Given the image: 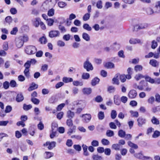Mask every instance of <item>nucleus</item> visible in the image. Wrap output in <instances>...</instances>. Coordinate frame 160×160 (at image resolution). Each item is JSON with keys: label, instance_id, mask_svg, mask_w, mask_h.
I'll list each match as a JSON object with an SVG mask.
<instances>
[{"label": "nucleus", "instance_id": "f257e3e1", "mask_svg": "<svg viewBox=\"0 0 160 160\" xmlns=\"http://www.w3.org/2000/svg\"><path fill=\"white\" fill-rule=\"evenodd\" d=\"M37 51L36 48L32 45L27 46L25 48V52L28 55L34 54Z\"/></svg>", "mask_w": 160, "mask_h": 160}, {"label": "nucleus", "instance_id": "f03ea898", "mask_svg": "<svg viewBox=\"0 0 160 160\" xmlns=\"http://www.w3.org/2000/svg\"><path fill=\"white\" fill-rule=\"evenodd\" d=\"M83 66L84 68L88 72L92 71L93 69L92 65L89 62L88 59H87L86 61L84 62Z\"/></svg>", "mask_w": 160, "mask_h": 160}, {"label": "nucleus", "instance_id": "7ed1b4c3", "mask_svg": "<svg viewBox=\"0 0 160 160\" xmlns=\"http://www.w3.org/2000/svg\"><path fill=\"white\" fill-rule=\"evenodd\" d=\"M60 35V32L58 30H51L49 33V36L52 38L59 37Z\"/></svg>", "mask_w": 160, "mask_h": 160}, {"label": "nucleus", "instance_id": "20e7f679", "mask_svg": "<svg viewBox=\"0 0 160 160\" xmlns=\"http://www.w3.org/2000/svg\"><path fill=\"white\" fill-rule=\"evenodd\" d=\"M148 24L146 23L141 24L140 25H136L134 27V30H138L141 29L147 28L148 27Z\"/></svg>", "mask_w": 160, "mask_h": 160}, {"label": "nucleus", "instance_id": "39448f33", "mask_svg": "<svg viewBox=\"0 0 160 160\" xmlns=\"http://www.w3.org/2000/svg\"><path fill=\"white\" fill-rule=\"evenodd\" d=\"M56 142H55L53 141L51 142H47L43 144L44 146H48V147L49 149H52L56 146Z\"/></svg>", "mask_w": 160, "mask_h": 160}, {"label": "nucleus", "instance_id": "423d86ee", "mask_svg": "<svg viewBox=\"0 0 160 160\" xmlns=\"http://www.w3.org/2000/svg\"><path fill=\"white\" fill-rule=\"evenodd\" d=\"M82 117L83 118V122L87 123L89 122L91 120V115L89 114H86L82 115Z\"/></svg>", "mask_w": 160, "mask_h": 160}, {"label": "nucleus", "instance_id": "0eeeda50", "mask_svg": "<svg viewBox=\"0 0 160 160\" xmlns=\"http://www.w3.org/2000/svg\"><path fill=\"white\" fill-rule=\"evenodd\" d=\"M16 45V47L18 48H20L22 47L24 43V41H23L22 38H17L15 40Z\"/></svg>", "mask_w": 160, "mask_h": 160}, {"label": "nucleus", "instance_id": "6e6552de", "mask_svg": "<svg viewBox=\"0 0 160 160\" xmlns=\"http://www.w3.org/2000/svg\"><path fill=\"white\" fill-rule=\"evenodd\" d=\"M146 120L145 118L140 117L137 119L138 125L140 127H142L143 125L146 123Z\"/></svg>", "mask_w": 160, "mask_h": 160}, {"label": "nucleus", "instance_id": "1a4fd4ad", "mask_svg": "<svg viewBox=\"0 0 160 160\" xmlns=\"http://www.w3.org/2000/svg\"><path fill=\"white\" fill-rule=\"evenodd\" d=\"M137 95V92L134 90H131L128 92V97L131 99L135 98Z\"/></svg>", "mask_w": 160, "mask_h": 160}, {"label": "nucleus", "instance_id": "9d476101", "mask_svg": "<svg viewBox=\"0 0 160 160\" xmlns=\"http://www.w3.org/2000/svg\"><path fill=\"white\" fill-rule=\"evenodd\" d=\"M147 85L148 83L144 81H142L139 83V85L137 86V88L139 90H142L144 89V87L147 86Z\"/></svg>", "mask_w": 160, "mask_h": 160}, {"label": "nucleus", "instance_id": "9b49d317", "mask_svg": "<svg viewBox=\"0 0 160 160\" xmlns=\"http://www.w3.org/2000/svg\"><path fill=\"white\" fill-rule=\"evenodd\" d=\"M58 128L57 127H55L53 128V126L52 125V133L50 135V137L51 138H53L56 135V133H57V131Z\"/></svg>", "mask_w": 160, "mask_h": 160}, {"label": "nucleus", "instance_id": "f8f14e48", "mask_svg": "<svg viewBox=\"0 0 160 160\" xmlns=\"http://www.w3.org/2000/svg\"><path fill=\"white\" fill-rule=\"evenodd\" d=\"M92 89L90 88H84L82 89L83 93L85 95H89L92 92Z\"/></svg>", "mask_w": 160, "mask_h": 160}, {"label": "nucleus", "instance_id": "ddd939ff", "mask_svg": "<svg viewBox=\"0 0 160 160\" xmlns=\"http://www.w3.org/2000/svg\"><path fill=\"white\" fill-rule=\"evenodd\" d=\"M38 85L34 82H32L30 87L28 88V90L31 91L38 88Z\"/></svg>", "mask_w": 160, "mask_h": 160}, {"label": "nucleus", "instance_id": "4468645a", "mask_svg": "<svg viewBox=\"0 0 160 160\" xmlns=\"http://www.w3.org/2000/svg\"><path fill=\"white\" fill-rule=\"evenodd\" d=\"M149 64L153 67H156L159 65L158 62L155 59L151 60L149 62Z\"/></svg>", "mask_w": 160, "mask_h": 160}, {"label": "nucleus", "instance_id": "2eb2a0df", "mask_svg": "<svg viewBox=\"0 0 160 160\" xmlns=\"http://www.w3.org/2000/svg\"><path fill=\"white\" fill-rule=\"evenodd\" d=\"M23 99L24 97L22 93H20L17 94L16 98V100L17 102H22Z\"/></svg>", "mask_w": 160, "mask_h": 160}, {"label": "nucleus", "instance_id": "dca6fc26", "mask_svg": "<svg viewBox=\"0 0 160 160\" xmlns=\"http://www.w3.org/2000/svg\"><path fill=\"white\" fill-rule=\"evenodd\" d=\"M129 42L131 44H135L140 43L141 41L139 39L132 38L130 39Z\"/></svg>", "mask_w": 160, "mask_h": 160}, {"label": "nucleus", "instance_id": "f3484780", "mask_svg": "<svg viewBox=\"0 0 160 160\" xmlns=\"http://www.w3.org/2000/svg\"><path fill=\"white\" fill-rule=\"evenodd\" d=\"M82 38L83 39L87 42L89 41L90 39V36L86 32H83L82 33Z\"/></svg>", "mask_w": 160, "mask_h": 160}, {"label": "nucleus", "instance_id": "a211bd4d", "mask_svg": "<svg viewBox=\"0 0 160 160\" xmlns=\"http://www.w3.org/2000/svg\"><path fill=\"white\" fill-rule=\"evenodd\" d=\"M53 155L54 154L52 152H46L44 153V156L45 158L48 159L52 157L53 156Z\"/></svg>", "mask_w": 160, "mask_h": 160}, {"label": "nucleus", "instance_id": "6ab92c4d", "mask_svg": "<svg viewBox=\"0 0 160 160\" xmlns=\"http://www.w3.org/2000/svg\"><path fill=\"white\" fill-rule=\"evenodd\" d=\"M119 74H117L115 75V77H114L112 80V83L113 84H116L118 85L119 84V80H118V78L119 77Z\"/></svg>", "mask_w": 160, "mask_h": 160}, {"label": "nucleus", "instance_id": "aec40b11", "mask_svg": "<svg viewBox=\"0 0 160 160\" xmlns=\"http://www.w3.org/2000/svg\"><path fill=\"white\" fill-rule=\"evenodd\" d=\"M146 11L147 14L148 15H152L154 13V10L150 7L147 8Z\"/></svg>", "mask_w": 160, "mask_h": 160}, {"label": "nucleus", "instance_id": "412c9836", "mask_svg": "<svg viewBox=\"0 0 160 160\" xmlns=\"http://www.w3.org/2000/svg\"><path fill=\"white\" fill-rule=\"evenodd\" d=\"M145 76L143 75L142 74L138 73L135 75L134 78L137 81H138L142 78H145Z\"/></svg>", "mask_w": 160, "mask_h": 160}, {"label": "nucleus", "instance_id": "4be33fe9", "mask_svg": "<svg viewBox=\"0 0 160 160\" xmlns=\"http://www.w3.org/2000/svg\"><path fill=\"white\" fill-rule=\"evenodd\" d=\"M74 116V113L71 110H68L67 113V116L70 119L72 118Z\"/></svg>", "mask_w": 160, "mask_h": 160}, {"label": "nucleus", "instance_id": "5701e85b", "mask_svg": "<svg viewBox=\"0 0 160 160\" xmlns=\"http://www.w3.org/2000/svg\"><path fill=\"white\" fill-rule=\"evenodd\" d=\"M126 132L125 131L122 129L120 130L118 133V136L122 138H124L125 136Z\"/></svg>", "mask_w": 160, "mask_h": 160}, {"label": "nucleus", "instance_id": "b1692460", "mask_svg": "<svg viewBox=\"0 0 160 160\" xmlns=\"http://www.w3.org/2000/svg\"><path fill=\"white\" fill-rule=\"evenodd\" d=\"M33 22V25L36 27H38L39 25H40V19L39 18H35Z\"/></svg>", "mask_w": 160, "mask_h": 160}, {"label": "nucleus", "instance_id": "393cba45", "mask_svg": "<svg viewBox=\"0 0 160 160\" xmlns=\"http://www.w3.org/2000/svg\"><path fill=\"white\" fill-rule=\"evenodd\" d=\"M112 148L116 150H119L121 148V145L118 143L114 144L112 145Z\"/></svg>", "mask_w": 160, "mask_h": 160}, {"label": "nucleus", "instance_id": "a878e982", "mask_svg": "<svg viewBox=\"0 0 160 160\" xmlns=\"http://www.w3.org/2000/svg\"><path fill=\"white\" fill-rule=\"evenodd\" d=\"M105 66L108 68H114V65L113 63L109 62L105 63Z\"/></svg>", "mask_w": 160, "mask_h": 160}, {"label": "nucleus", "instance_id": "bb28decb", "mask_svg": "<svg viewBox=\"0 0 160 160\" xmlns=\"http://www.w3.org/2000/svg\"><path fill=\"white\" fill-rule=\"evenodd\" d=\"M151 122L153 124L156 125H159L160 123L159 120L154 116L152 117Z\"/></svg>", "mask_w": 160, "mask_h": 160}, {"label": "nucleus", "instance_id": "cd10ccee", "mask_svg": "<svg viewBox=\"0 0 160 160\" xmlns=\"http://www.w3.org/2000/svg\"><path fill=\"white\" fill-rule=\"evenodd\" d=\"M145 78L146 81L152 84L154 83L155 82L154 79L149 76H145Z\"/></svg>", "mask_w": 160, "mask_h": 160}, {"label": "nucleus", "instance_id": "c85d7f7f", "mask_svg": "<svg viewBox=\"0 0 160 160\" xmlns=\"http://www.w3.org/2000/svg\"><path fill=\"white\" fill-rule=\"evenodd\" d=\"M128 145L130 147H132V148H133L135 149H137L138 148V147L137 144L132 143L131 141H129L128 142Z\"/></svg>", "mask_w": 160, "mask_h": 160}, {"label": "nucleus", "instance_id": "c756f323", "mask_svg": "<svg viewBox=\"0 0 160 160\" xmlns=\"http://www.w3.org/2000/svg\"><path fill=\"white\" fill-rule=\"evenodd\" d=\"M130 113H131V116L132 117L137 118L139 116L138 113L137 111L131 110L130 111Z\"/></svg>", "mask_w": 160, "mask_h": 160}, {"label": "nucleus", "instance_id": "7c9ffc66", "mask_svg": "<svg viewBox=\"0 0 160 160\" xmlns=\"http://www.w3.org/2000/svg\"><path fill=\"white\" fill-rule=\"evenodd\" d=\"M154 12V13H159L160 12V7L157 3L155 6Z\"/></svg>", "mask_w": 160, "mask_h": 160}, {"label": "nucleus", "instance_id": "2f4dec72", "mask_svg": "<svg viewBox=\"0 0 160 160\" xmlns=\"http://www.w3.org/2000/svg\"><path fill=\"white\" fill-rule=\"evenodd\" d=\"M143 67L141 65H136L134 68V69L136 72L141 71L142 70Z\"/></svg>", "mask_w": 160, "mask_h": 160}, {"label": "nucleus", "instance_id": "473e14b6", "mask_svg": "<svg viewBox=\"0 0 160 160\" xmlns=\"http://www.w3.org/2000/svg\"><path fill=\"white\" fill-rule=\"evenodd\" d=\"M83 28L84 29L89 31H91L92 29V28L87 23L84 24L83 25Z\"/></svg>", "mask_w": 160, "mask_h": 160}, {"label": "nucleus", "instance_id": "72a5a7b5", "mask_svg": "<svg viewBox=\"0 0 160 160\" xmlns=\"http://www.w3.org/2000/svg\"><path fill=\"white\" fill-rule=\"evenodd\" d=\"M99 79L96 78L93 79L92 81L91 84L92 86H94L98 84L99 81Z\"/></svg>", "mask_w": 160, "mask_h": 160}, {"label": "nucleus", "instance_id": "f704fd0d", "mask_svg": "<svg viewBox=\"0 0 160 160\" xmlns=\"http://www.w3.org/2000/svg\"><path fill=\"white\" fill-rule=\"evenodd\" d=\"M106 135L108 137H112L114 135V133L113 131L110 130H107Z\"/></svg>", "mask_w": 160, "mask_h": 160}, {"label": "nucleus", "instance_id": "c9c22d12", "mask_svg": "<svg viewBox=\"0 0 160 160\" xmlns=\"http://www.w3.org/2000/svg\"><path fill=\"white\" fill-rule=\"evenodd\" d=\"M58 6L61 8H63L67 6V4L64 2L60 1L58 3Z\"/></svg>", "mask_w": 160, "mask_h": 160}, {"label": "nucleus", "instance_id": "e433bc0d", "mask_svg": "<svg viewBox=\"0 0 160 160\" xmlns=\"http://www.w3.org/2000/svg\"><path fill=\"white\" fill-rule=\"evenodd\" d=\"M55 10L52 8L49 10L48 12V15L49 17L52 16L54 14Z\"/></svg>", "mask_w": 160, "mask_h": 160}, {"label": "nucleus", "instance_id": "4c0bfd02", "mask_svg": "<svg viewBox=\"0 0 160 160\" xmlns=\"http://www.w3.org/2000/svg\"><path fill=\"white\" fill-rule=\"evenodd\" d=\"M46 22L48 26H51L53 25L54 21L53 19L51 18L47 19L46 20Z\"/></svg>", "mask_w": 160, "mask_h": 160}, {"label": "nucleus", "instance_id": "58836bf2", "mask_svg": "<svg viewBox=\"0 0 160 160\" xmlns=\"http://www.w3.org/2000/svg\"><path fill=\"white\" fill-rule=\"evenodd\" d=\"M98 117L99 119L102 120L104 118V112H102L100 111L99 112L98 114Z\"/></svg>", "mask_w": 160, "mask_h": 160}, {"label": "nucleus", "instance_id": "ea45409f", "mask_svg": "<svg viewBox=\"0 0 160 160\" xmlns=\"http://www.w3.org/2000/svg\"><path fill=\"white\" fill-rule=\"evenodd\" d=\"M90 16V13L88 12L86 13L83 17V20L84 21L88 20L89 19Z\"/></svg>", "mask_w": 160, "mask_h": 160}, {"label": "nucleus", "instance_id": "a19ab883", "mask_svg": "<svg viewBox=\"0 0 160 160\" xmlns=\"http://www.w3.org/2000/svg\"><path fill=\"white\" fill-rule=\"evenodd\" d=\"M12 19L11 17L10 16H8L7 17L5 18V22L8 23L9 24H10L12 22Z\"/></svg>", "mask_w": 160, "mask_h": 160}, {"label": "nucleus", "instance_id": "79ce46f5", "mask_svg": "<svg viewBox=\"0 0 160 160\" xmlns=\"http://www.w3.org/2000/svg\"><path fill=\"white\" fill-rule=\"evenodd\" d=\"M31 101L35 104L38 105L40 102V100L36 98H31Z\"/></svg>", "mask_w": 160, "mask_h": 160}, {"label": "nucleus", "instance_id": "37998d69", "mask_svg": "<svg viewBox=\"0 0 160 160\" xmlns=\"http://www.w3.org/2000/svg\"><path fill=\"white\" fill-rule=\"evenodd\" d=\"M160 136V132L156 130L154 131L152 135V137L154 138H156Z\"/></svg>", "mask_w": 160, "mask_h": 160}, {"label": "nucleus", "instance_id": "c03bdc74", "mask_svg": "<svg viewBox=\"0 0 160 160\" xmlns=\"http://www.w3.org/2000/svg\"><path fill=\"white\" fill-rule=\"evenodd\" d=\"M32 107V106L31 105L29 104L27 105L25 104H23V108L25 110H28L31 109Z\"/></svg>", "mask_w": 160, "mask_h": 160}, {"label": "nucleus", "instance_id": "a18cd8bd", "mask_svg": "<svg viewBox=\"0 0 160 160\" xmlns=\"http://www.w3.org/2000/svg\"><path fill=\"white\" fill-rule=\"evenodd\" d=\"M102 2L101 0L98 1L96 3L97 7L99 9H101L102 8Z\"/></svg>", "mask_w": 160, "mask_h": 160}, {"label": "nucleus", "instance_id": "49530a36", "mask_svg": "<svg viewBox=\"0 0 160 160\" xmlns=\"http://www.w3.org/2000/svg\"><path fill=\"white\" fill-rule=\"evenodd\" d=\"M62 80L63 82L67 83L72 82L73 81V79L72 78L64 77L63 78Z\"/></svg>", "mask_w": 160, "mask_h": 160}, {"label": "nucleus", "instance_id": "de8ad7c7", "mask_svg": "<svg viewBox=\"0 0 160 160\" xmlns=\"http://www.w3.org/2000/svg\"><path fill=\"white\" fill-rule=\"evenodd\" d=\"M101 142L104 145H108L110 144L109 141L108 140L104 138L101 140Z\"/></svg>", "mask_w": 160, "mask_h": 160}, {"label": "nucleus", "instance_id": "09e8293b", "mask_svg": "<svg viewBox=\"0 0 160 160\" xmlns=\"http://www.w3.org/2000/svg\"><path fill=\"white\" fill-rule=\"evenodd\" d=\"M117 115L116 111L115 110H112L111 111V116L112 119H115Z\"/></svg>", "mask_w": 160, "mask_h": 160}, {"label": "nucleus", "instance_id": "8fccbe9b", "mask_svg": "<svg viewBox=\"0 0 160 160\" xmlns=\"http://www.w3.org/2000/svg\"><path fill=\"white\" fill-rule=\"evenodd\" d=\"M112 6V3L111 2H106L104 5V8L105 9H107L109 8H111Z\"/></svg>", "mask_w": 160, "mask_h": 160}, {"label": "nucleus", "instance_id": "3c124183", "mask_svg": "<svg viewBox=\"0 0 160 160\" xmlns=\"http://www.w3.org/2000/svg\"><path fill=\"white\" fill-rule=\"evenodd\" d=\"M134 156L137 158L141 159L142 160H143V158L144 157V156H143L142 153H136L134 154Z\"/></svg>", "mask_w": 160, "mask_h": 160}, {"label": "nucleus", "instance_id": "603ef678", "mask_svg": "<svg viewBox=\"0 0 160 160\" xmlns=\"http://www.w3.org/2000/svg\"><path fill=\"white\" fill-rule=\"evenodd\" d=\"M73 84L74 86H82L83 85L82 82H79L78 81H73Z\"/></svg>", "mask_w": 160, "mask_h": 160}, {"label": "nucleus", "instance_id": "864d4df0", "mask_svg": "<svg viewBox=\"0 0 160 160\" xmlns=\"http://www.w3.org/2000/svg\"><path fill=\"white\" fill-rule=\"evenodd\" d=\"M90 75L88 73H83L82 75V78L83 79H87L89 78Z\"/></svg>", "mask_w": 160, "mask_h": 160}, {"label": "nucleus", "instance_id": "5fc2aeb1", "mask_svg": "<svg viewBox=\"0 0 160 160\" xmlns=\"http://www.w3.org/2000/svg\"><path fill=\"white\" fill-rule=\"evenodd\" d=\"M39 42L42 44H45L47 42L46 38L42 37L39 39Z\"/></svg>", "mask_w": 160, "mask_h": 160}, {"label": "nucleus", "instance_id": "6e6d98bb", "mask_svg": "<svg viewBox=\"0 0 160 160\" xmlns=\"http://www.w3.org/2000/svg\"><path fill=\"white\" fill-rule=\"evenodd\" d=\"M71 38V35L70 34H67L64 35L63 37V39L66 41H69Z\"/></svg>", "mask_w": 160, "mask_h": 160}, {"label": "nucleus", "instance_id": "4d7b16f0", "mask_svg": "<svg viewBox=\"0 0 160 160\" xmlns=\"http://www.w3.org/2000/svg\"><path fill=\"white\" fill-rule=\"evenodd\" d=\"M67 125L69 127H71L73 125L72 121L71 119H68L66 122Z\"/></svg>", "mask_w": 160, "mask_h": 160}, {"label": "nucleus", "instance_id": "13d9d810", "mask_svg": "<svg viewBox=\"0 0 160 160\" xmlns=\"http://www.w3.org/2000/svg\"><path fill=\"white\" fill-rule=\"evenodd\" d=\"M10 86L12 88H14L17 86L16 82L14 80H12L10 82Z\"/></svg>", "mask_w": 160, "mask_h": 160}, {"label": "nucleus", "instance_id": "bf43d9fd", "mask_svg": "<svg viewBox=\"0 0 160 160\" xmlns=\"http://www.w3.org/2000/svg\"><path fill=\"white\" fill-rule=\"evenodd\" d=\"M119 77L121 82H124L126 81V78L125 75H119Z\"/></svg>", "mask_w": 160, "mask_h": 160}, {"label": "nucleus", "instance_id": "052dcab7", "mask_svg": "<svg viewBox=\"0 0 160 160\" xmlns=\"http://www.w3.org/2000/svg\"><path fill=\"white\" fill-rule=\"evenodd\" d=\"M158 43L155 40H153L152 42L151 48L152 49H154L157 47Z\"/></svg>", "mask_w": 160, "mask_h": 160}, {"label": "nucleus", "instance_id": "680f3d73", "mask_svg": "<svg viewBox=\"0 0 160 160\" xmlns=\"http://www.w3.org/2000/svg\"><path fill=\"white\" fill-rule=\"evenodd\" d=\"M24 73L25 75L28 78H29L30 76L29 69H25L24 71Z\"/></svg>", "mask_w": 160, "mask_h": 160}, {"label": "nucleus", "instance_id": "e2e57ef3", "mask_svg": "<svg viewBox=\"0 0 160 160\" xmlns=\"http://www.w3.org/2000/svg\"><path fill=\"white\" fill-rule=\"evenodd\" d=\"M92 158L94 160H102V158L98 155H93Z\"/></svg>", "mask_w": 160, "mask_h": 160}, {"label": "nucleus", "instance_id": "0e129e2a", "mask_svg": "<svg viewBox=\"0 0 160 160\" xmlns=\"http://www.w3.org/2000/svg\"><path fill=\"white\" fill-rule=\"evenodd\" d=\"M104 153L107 156H109L111 154V150L110 148H107L104 150Z\"/></svg>", "mask_w": 160, "mask_h": 160}, {"label": "nucleus", "instance_id": "69168bd1", "mask_svg": "<svg viewBox=\"0 0 160 160\" xmlns=\"http://www.w3.org/2000/svg\"><path fill=\"white\" fill-rule=\"evenodd\" d=\"M58 28L61 32L64 33L66 32V30L64 27L62 25H59L58 26Z\"/></svg>", "mask_w": 160, "mask_h": 160}, {"label": "nucleus", "instance_id": "338daca9", "mask_svg": "<svg viewBox=\"0 0 160 160\" xmlns=\"http://www.w3.org/2000/svg\"><path fill=\"white\" fill-rule=\"evenodd\" d=\"M2 48L5 51H7L8 49V43L7 42H4L2 45Z\"/></svg>", "mask_w": 160, "mask_h": 160}, {"label": "nucleus", "instance_id": "774afa93", "mask_svg": "<svg viewBox=\"0 0 160 160\" xmlns=\"http://www.w3.org/2000/svg\"><path fill=\"white\" fill-rule=\"evenodd\" d=\"M57 45L59 47H63L65 46V43L63 41L59 40L57 42Z\"/></svg>", "mask_w": 160, "mask_h": 160}]
</instances>
